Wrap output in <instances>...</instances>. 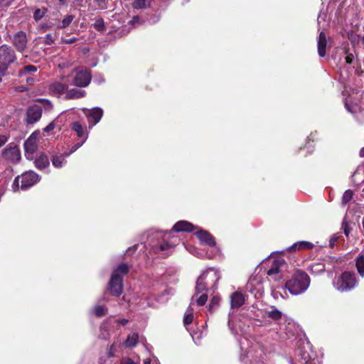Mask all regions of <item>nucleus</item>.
Wrapping results in <instances>:
<instances>
[{
    "mask_svg": "<svg viewBox=\"0 0 364 364\" xmlns=\"http://www.w3.org/2000/svg\"><path fill=\"white\" fill-rule=\"evenodd\" d=\"M77 40V38H75V37L69 38V39L62 38L61 42H62V43H64V44H70V43L76 42Z\"/></svg>",
    "mask_w": 364,
    "mask_h": 364,
    "instance_id": "obj_47",
    "label": "nucleus"
},
{
    "mask_svg": "<svg viewBox=\"0 0 364 364\" xmlns=\"http://www.w3.org/2000/svg\"><path fill=\"white\" fill-rule=\"evenodd\" d=\"M32 80H32L31 78H29V77H28V78L26 79V81H27L28 82H31Z\"/></svg>",
    "mask_w": 364,
    "mask_h": 364,
    "instance_id": "obj_63",
    "label": "nucleus"
},
{
    "mask_svg": "<svg viewBox=\"0 0 364 364\" xmlns=\"http://www.w3.org/2000/svg\"><path fill=\"white\" fill-rule=\"evenodd\" d=\"M200 277L210 288H215L217 282L220 278L218 271L213 268H210L203 272L200 274Z\"/></svg>",
    "mask_w": 364,
    "mask_h": 364,
    "instance_id": "obj_7",
    "label": "nucleus"
},
{
    "mask_svg": "<svg viewBox=\"0 0 364 364\" xmlns=\"http://www.w3.org/2000/svg\"><path fill=\"white\" fill-rule=\"evenodd\" d=\"M348 39L350 40L353 46L358 44L360 38V35H358L353 32H350L348 33Z\"/></svg>",
    "mask_w": 364,
    "mask_h": 364,
    "instance_id": "obj_36",
    "label": "nucleus"
},
{
    "mask_svg": "<svg viewBox=\"0 0 364 364\" xmlns=\"http://www.w3.org/2000/svg\"><path fill=\"white\" fill-rule=\"evenodd\" d=\"M173 247V245H169V244H168V243H167V242H164V243H163V244L160 245V246H159V250H160L161 251H164V250H166L172 249Z\"/></svg>",
    "mask_w": 364,
    "mask_h": 364,
    "instance_id": "obj_46",
    "label": "nucleus"
},
{
    "mask_svg": "<svg viewBox=\"0 0 364 364\" xmlns=\"http://www.w3.org/2000/svg\"><path fill=\"white\" fill-rule=\"evenodd\" d=\"M139 19V18L138 16H134V17H133L132 22L135 23V22L138 21Z\"/></svg>",
    "mask_w": 364,
    "mask_h": 364,
    "instance_id": "obj_58",
    "label": "nucleus"
},
{
    "mask_svg": "<svg viewBox=\"0 0 364 364\" xmlns=\"http://www.w3.org/2000/svg\"><path fill=\"white\" fill-rule=\"evenodd\" d=\"M47 9L43 8V9H38L35 11L33 14V18L36 21H40L47 13Z\"/></svg>",
    "mask_w": 364,
    "mask_h": 364,
    "instance_id": "obj_32",
    "label": "nucleus"
},
{
    "mask_svg": "<svg viewBox=\"0 0 364 364\" xmlns=\"http://www.w3.org/2000/svg\"><path fill=\"white\" fill-rule=\"evenodd\" d=\"M153 0H134L133 7L136 9H146L150 6Z\"/></svg>",
    "mask_w": 364,
    "mask_h": 364,
    "instance_id": "obj_26",
    "label": "nucleus"
},
{
    "mask_svg": "<svg viewBox=\"0 0 364 364\" xmlns=\"http://www.w3.org/2000/svg\"><path fill=\"white\" fill-rule=\"evenodd\" d=\"M107 312V308L104 306H96L93 309V313L97 317H102Z\"/></svg>",
    "mask_w": 364,
    "mask_h": 364,
    "instance_id": "obj_35",
    "label": "nucleus"
},
{
    "mask_svg": "<svg viewBox=\"0 0 364 364\" xmlns=\"http://www.w3.org/2000/svg\"><path fill=\"white\" fill-rule=\"evenodd\" d=\"M265 315L268 318H270L271 319L277 321L281 319L282 316V313L276 307L273 306L272 307L271 310L265 311Z\"/></svg>",
    "mask_w": 364,
    "mask_h": 364,
    "instance_id": "obj_21",
    "label": "nucleus"
},
{
    "mask_svg": "<svg viewBox=\"0 0 364 364\" xmlns=\"http://www.w3.org/2000/svg\"><path fill=\"white\" fill-rule=\"evenodd\" d=\"M121 364H138V363L134 362L129 358H124L122 359Z\"/></svg>",
    "mask_w": 364,
    "mask_h": 364,
    "instance_id": "obj_49",
    "label": "nucleus"
},
{
    "mask_svg": "<svg viewBox=\"0 0 364 364\" xmlns=\"http://www.w3.org/2000/svg\"><path fill=\"white\" fill-rule=\"evenodd\" d=\"M55 128V124L54 122H50L48 124L45 128L44 132H48L50 131H52Z\"/></svg>",
    "mask_w": 364,
    "mask_h": 364,
    "instance_id": "obj_51",
    "label": "nucleus"
},
{
    "mask_svg": "<svg viewBox=\"0 0 364 364\" xmlns=\"http://www.w3.org/2000/svg\"><path fill=\"white\" fill-rule=\"evenodd\" d=\"M346 107L347 109L348 110V112H352V111L349 109V107H348V105H347V104H346Z\"/></svg>",
    "mask_w": 364,
    "mask_h": 364,
    "instance_id": "obj_64",
    "label": "nucleus"
},
{
    "mask_svg": "<svg viewBox=\"0 0 364 364\" xmlns=\"http://www.w3.org/2000/svg\"><path fill=\"white\" fill-rule=\"evenodd\" d=\"M86 140H87V136H85V139H83V140L81 142L74 144L71 148V151L69 153H65L66 156H68L72 153L75 152L77 149H79L85 143V141Z\"/></svg>",
    "mask_w": 364,
    "mask_h": 364,
    "instance_id": "obj_40",
    "label": "nucleus"
},
{
    "mask_svg": "<svg viewBox=\"0 0 364 364\" xmlns=\"http://www.w3.org/2000/svg\"><path fill=\"white\" fill-rule=\"evenodd\" d=\"M12 42L18 52H23L27 47V36L26 33L22 31L16 33L13 36Z\"/></svg>",
    "mask_w": 364,
    "mask_h": 364,
    "instance_id": "obj_8",
    "label": "nucleus"
},
{
    "mask_svg": "<svg viewBox=\"0 0 364 364\" xmlns=\"http://www.w3.org/2000/svg\"><path fill=\"white\" fill-rule=\"evenodd\" d=\"M117 322L119 323V324H121L122 326H124L126 325L127 323H128V320L127 319H125V318H122V319H119L117 321Z\"/></svg>",
    "mask_w": 364,
    "mask_h": 364,
    "instance_id": "obj_54",
    "label": "nucleus"
},
{
    "mask_svg": "<svg viewBox=\"0 0 364 364\" xmlns=\"http://www.w3.org/2000/svg\"><path fill=\"white\" fill-rule=\"evenodd\" d=\"M72 129L77 133L79 137H87V134L85 132L84 128L79 122H73L72 124Z\"/></svg>",
    "mask_w": 364,
    "mask_h": 364,
    "instance_id": "obj_24",
    "label": "nucleus"
},
{
    "mask_svg": "<svg viewBox=\"0 0 364 364\" xmlns=\"http://www.w3.org/2000/svg\"><path fill=\"white\" fill-rule=\"evenodd\" d=\"M196 235L202 244L209 246H215V241L213 237L207 231L200 230L196 232Z\"/></svg>",
    "mask_w": 364,
    "mask_h": 364,
    "instance_id": "obj_13",
    "label": "nucleus"
},
{
    "mask_svg": "<svg viewBox=\"0 0 364 364\" xmlns=\"http://www.w3.org/2000/svg\"><path fill=\"white\" fill-rule=\"evenodd\" d=\"M321 18V16L319 15L318 17V23H320V22H321V21H320Z\"/></svg>",
    "mask_w": 364,
    "mask_h": 364,
    "instance_id": "obj_62",
    "label": "nucleus"
},
{
    "mask_svg": "<svg viewBox=\"0 0 364 364\" xmlns=\"http://www.w3.org/2000/svg\"><path fill=\"white\" fill-rule=\"evenodd\" d=\"M103 114V111L100 107H95L90 110V114H87L88 117L93 119V124L95 125L100 122Z\"/></svg>",
    "mask_w": 364,
    "mask_h": 364,
    "instance_id": "obj_20",
    "label": "nucleus"
},
{
    "mask_svg": "<svg viewBox=\"0 0 364 364\" xmlns=\"http://www.w3.org/2000/svg\"><path fill=\"white\" fill-rule=\"evenodd\" d=\"M8 68L0 65V82L2 81L3 77L6 75Z\"/></svg>",
    "mask_w": 364,
    "mask_h": 364,
    "instance_id": "obj_48",
    "label": "nucleus"
},
{
    "mask_svg": "<svg viewBox=\"0 0 364 364\" xmlns=\"http://www.w3.org/2000/svg\"><path fill=\"white\" fill-rule=\"evenodd\" d=\"M220 298L218 296H214L210 300V302L208 306V311L210 312H212L215 309H216L220 304Z\"/></svg>",
    "mask_w": 364,
    "mask_h": 364,
    "instance_id": "obj_30",
    "label": "nucleus"
},
{
    "mask_svg": "<svg viewBox=\"0 0 364 364\" xmlns=\"http://www.w3.org/2000/svg\"><path fill=\"white\" fill-rule=\"evenodd\" d=\"M208 285L205 283V282L202 279L200 276L197 280L196 286V293L199 294L206 290L208 288Z\"/></svg>",
    "mask_w": 364,
    "mask_h": 364,
    "instance_id": "obj_27",
    "label": "nucleus"
},
{
    "mask_svg": "<svg viewBox=\"0 0 364 364\" xmlns=\"http://www.w3.org/2000/svg\"><path fill=\"white\" fill-rule=\"evenodd\" d=\"M342 228L343 230V232L346 237L349 236L351 228L349 227V225L346 219L343 220L342 223Z\"/></svg>",
    "mask_w": 364,
    "mask_h": 364,
    "instance_id": "obj_41",
    "label": "nucleus"
},
{
    "mask_svg": "<svg viewBox=\"0 0 364 364\" xmlns=\"http://www.w3.org/2000/svg\"><path fill=\"white\" fill-rule=\"evenodd\" d=\"M207 300L208 296L206 294L203 293L196 299V304L198 306H203L206 303Z\"/></svg>",
    "mask_w": 364,
    "mask_h": 364,
    "instance_id": "obj_39",
    "label": "nucleus"
},
{
    "mask_svg": "<svg viewBox=\"0 0 364 364\" xmlns=\"http://www.w3.org/2000/svg\"><path fill=\"white\" fill-rule=\"evenodd\" d=\"M38 134L36 133L31 134V135L26 139L24 143V149L26 155L33 154L37 149V140Z\"/></svg>",
    "mask_w": 364,
    "mask_h": 364,
    "instance_id": "obj_12",
    "label": "nucleus"
},
{
    "mask_svg": "<svg viewBox=\"0 0 364 364\" xmlns=\"http://www.w3.org/2000/svg\"><path fill=\"white\" fill-rule=\"evenodd\" d=\"M253 282H254V279L253 278H251L248 282V285L249 286H252L253 285Z\"/></svg>",
    "mask_w": 364,
    "mask_h": 364,
    "instance_id": "obj_59",
    "label": "nucleus"
},
{
    "mask_svg": "<svg viewBox=\"0 0 364 364\" xmlns=\"http://www.w3.org/2000/svg\"><path fill=\"white\" fill-rule=\"evenodd\" d=\"M55 41V38L51 34H47L44 38L45 44L48 46L52 45Z\"/></svg>",
    "mask_w": 364,
    "mask_h": 364,
    "instance_id": "obj_42",
    "label": "nucleus"
},
{
    "mask_svg": "<svg viewBox=\"0 0 364 364\" xmlns=\"http://www.w3.org/2000/svg\"><path fill=\"white\" fill-rule=\"evenodd\" d=\"M193 225L187 221L181 220L176 223L173 227L175 232H191L193 230Z\"/></svg>",
    "mask_w": 364,
    "mask_h": 364,
    "instance_id": "obj_17",
    "label": "nucleus"
},
{
    "mask_svg": "<svg viewBox=\"0 0 364 364\" xmlns=\"http://www.w3.org/2000/svg\"><path fill=\"white\" fill-rule=\"evenodd\" d=\"M339 237L335 234L333 235L329 240V246L331 248H333L334 247V245L336 244V242L338 241Z\"/></svg>",
    "mask_w": 364,
    "mask_h": 364,
    "instance_id": "obj_45",
    "label": "nucleus"
},
{
    "mask_svg": "<svg viewBox=\"0 0 364 364\" xmlns=\"http://www.w3.org/2000/svg\"><path fill=\"white\" fill-rule=\"evenodd\" d=\"M193 309L191 306H189L188 309H187V311L184 315V318H183V323L185 326H188L193 322Z\"/></svg>",
    "mask_w": 364,
    "mask_h": 364,
    "instance_id": "obj_29",
    "label": "nucleus"
},
{
    "mask_svg": "<svg viewBox=\"0 0 364 364\" xmlns=\"http://www.w3.org/2000/svg\"><path fill=\"white\" fill-rule=\"evenodd\" d=\"M143 364H151V360L146 359V360H144Z\"/></svg>",
    "mask_w": 364,
    "mask_h": 364,
    "instance_id": "obj_60",
    "label": "nucleus"
},
{
    "mask_svg": "<svg viewBox=\"0 0 364 364\" xmlns=\"http://www.w3.org/2000/svg\"><path fill=\"white\" fill-rule=\"evenodd\" d=\"M245 301V295L239 291L232 293L230 296V304L232 308L240 307Z\"/></svg>",
    "mask_w": 364,
    "mask_h": 364,
    "instance_id": "obj_15",
    "label": "nucleus"
},
{
    "mask_svg": "<svg viewBox=\"0 0 364 364\" xmlns=\"http://www.w3.org/2000/svg\"><path fill=\"white\" fill-rule=\"evenodd\" d=\"M359 155H360V157H364V147H363V148L360 150Z\"/></svg>",
    "mask_w": 364,
    "mask_h": 364,
    "instance_id": "obj_57",
    "label": "nucleus"
},
{
    "mask_svg": "<svg viewBox=\"0 0 364 364\" xmlns=\"http://www.w3.org/2000/svg\"><path fill=\"white\" fill-rule=\"evenodd\" d=\"M139 340V336L137 333H132L129 335L125 341V346L129 348H132L135 346Z\"/></svg>",
    "mask_w": 364,
    "mask_h": 364,
    "instance_id": "obj_25",
    "label": "nucleus"
},
{
    "mask_svg": "<svg viewBox=\"0 0 364 364\" xmlns=\"http://www.w3.org/2000/svg\"><path fill=\"white\" fill-rule=\"evenodd\" d=\"M8 141V137L6 135H0V147L4 146Z\"/></svg>",
    "mask_w": 364,
    "mask_h": 364,
    "instance_id": "obj_52",
    "label": "nucleus"
},
{
    "mask_svg": "<svg viewBox=\"0 0 364 364\" xmlns=\"http://www.w3.org/2000/svg\"><path fill=\"white\" fill-rule=\"evenodd\" d=\"M285 266V261L284 259H277L274 260L272 267L267 270V275L272 277L274 280H279L281 279L279 274L283 267Z\"/></svg>",
    "mask_w": 364,
    "mask_h": 364,
    "instance_id": "obj_9",
    "label": "nucleus"
},
{
    "mask_svg": "<svg viewBox=\"0 0 364 364\" xmlns=\"http://www.w3.org/2000/svg\"><path fill=\"white\" fill-rule=\"evenodd\" d=\"M34 163L38 168L43 169L49 165V160L46 155L41 154L35 160Z\"/></svg>",
    "mask_w": 364,
    "mask_h": 364,
    "instance_id": "obj_22",
    "label": "nucleus"
},
{
    "mask_svg": "<svg viewBox=\"0 0 364 364\" xmlns=\"http://www.w3.org/2000/svg\"><path fill=\"white\" fill-rule=\"evenodd\" d=\"M66 154L54 156L52 159V164L54 167L60 168L66 163Z\"/></svg>",
    "mask_w": 364,
    "mask_h": 364,
    "instance_id": "obj_23",
    "label": "nucleus"
},
{
    "mask_svg": "<svg viewBox=\"0 0 364 364\" xmlns=\"http://www.w3.org/2000/svg\"><path fill=\"white\" fill-rule=\"evenodd\" d=\"M85 95V91L77 88H73L67 90L65 97L67 99H77Z\"/></svg>",
    "mask_w": 364,
    "mask_h": 364,
    "instance_id": "obj_19",
    "label": "nucleus"
},
{
    "mask_svg": "<svg viewBox=\"0 0 364 364\" xmlns=\"http://www.w3.org/2000/svg\"><path fill=\"white\" fill-rule=\"evenodd\" d=\"M75 74L73 85L77 87H87L91 81V74L87 70L75 69L73 71L72 75Z\"/></svg>",
    "mask_w": 364,
    "mask_h": 364,
    "instance_id": "obj_5",
    "label": "nucleus"
},
{
    "mask_svg": "<svg viewBox=\"0 0 364 364\" xmlns=\"http://www.w3.org/2000/svg\"><path fill=\"white\" fill-rule=\"evenodd\" d=\"M36 70H37V68L36 66L31 65H26V66H24L21 70H19L18 75L20 77H22L24 75H26L27 73L36 72Z\"/></svg>",
    "mask_w": 364,
    "mask_h": 364,
    "instance_id": "obj_34",
    "label": "nucleus"
},
{
    "mask_svg": "<svg viewBox=\"0 0 364 364\" xmlns=\"http://www.w3.org/2000/svg\"><path fill=\"white\" fill-rule=\"evenodd\" d=\"M13 1L14 0H0V6H9Z\"/></svg>",
    "mask_w": 364,
    "mask_h": 364,
    "instance_id": "obj_50",
    "label": "nucleus"
},
{
    "mask_svg": "<svg viewBox=\"0 0 364 364\" xmlns=\"http://www.w3.org/2000/svg\"><path fill=\"white\" fill-rule=\"evenodd\" d=\"M357 270L361 277L364 276V256L359 255L355 260Z\"/></svg>",
    "mask_w": 364,
    "mask_h": 364,
    "instance_id": "obj_28",
    "label": "nucleus"
},
{
    "mask_svg": "<svg viewBox=\"0 0 364 364\" xmlns=\"http://www.w3.org/2000/svg\"><path fill=\"white\" fill-rule=\"evenodd\" d=\"M58 66L60 68H67L70 66V64L68 63L63 62L61 63H59Z\"/></svg>",
    "mask_w": 364,
    "mask_h": 364,
    "instance_id": "obj_55",
    "label": "nucleus"
},
{
    "mask_svg": "<svg viewBox=\"0 0 364 364\" xmlns=\"http://www.w3.org/2000/svg\"><path fill=\"white\" fill-rule=\"evenodd\" d=\"M318 53L320 57H324L326 55V48L327 46L326 36L324 32L321 31L319 33L318 38Z\"/></svg>",
    "mask_w": 364,
    "mask_h": 364,
    "instance_id": "obj_16",
    "label": "nucleus"
},
{
    "mask_svg": "<svg viewBox=\"0 0 364 364\" xmlns=\"http://www.w3.org/2000/svg\"><path fill=\"white\" fill-rule=\"evenodd\" d=\"M16 60V53L11 47L6 44L0 46V65L9 68Z\"/></svg>",
    "mask_w": 364,
    "mask_h": 364,
    "instance_id": "obj_4",
    "label": "nucleus"
},
{
    "mask_svg": "<svg viewBox=\"0 0 364 364\" xmlns=\"http://www.w3.org/2000/svg\"><path fill=\"white\" fill-rule=\"evenodd\" d=\"M1 155L5 160L11 163H17L21 159L19 149L13 143L7 145V146L2 151Z\"/></svg>",
    "mask_w": 364,
    "mask_h": 364,
    "instance_id": "obj_6",
    "label": "nucleus"
},
{
    "mask_svg": "<svg viewBox=\"0 0 364 364\" xmlns=\"http://www.w3.org/2000/svg\"><path fill=\"white\" fill-rule=\"evenodd\" d=\"M310 284V277L304 272L298 271L286 283V288L293 295H299L306 291Z\"/></svg>",
    "mask_w": 364,
    "mask_h": 364,
    "instance_id": "obj_1",
    "label": "nucleus"
},
{
    "mask_svg": "<svg viewBox=\"0 0 364 364\" xmlns=\"http://www.w3.org/2000/svg\"><path fill=\"white\" fill-rule=\"evenodd\" d=\"M354 58H355L354 55L352 53H349V52L346 53V55L345 57L346 63L352 64L354 60Z\"/></svg>",
    "mask_w": 364,
    "mask_h": 364,
    "instance_id": "obj_44",
    "label": "nucleus"
},
{
    "mask_svg": "<svg viewBox=\"0 0 364 364\" xmlns=\"http://www.w3.org/2000/svg\"><path fill=\"white\" fill-rule=\"evenodd\" d=\"M39 181V176L33 171H26L23 173L21 176H17L13 183V189L16 191L18 187L19 182H21V188L26 190L28 188L33 186Z\"/></svg>",
    "mask_w": 364,
    "mask_h": 364,
    "instance_id": "obj_3",
    "label": "nucleus"
},
{
    "mask_svg": "<svg viewBox=\"0 0 364 364\" xmlns=\"http://www.w3.org/2000/svg\"><path fill=\"white\" fill-rule=\"evenodd\" d=\"M97 4V9L104 10L107 9V5L105 0H95Z\"/></svg>",
    "mask_w": 364,
    "mask_h": 364,
    "instance_id": "obj_43",
    "label": "nucleus"
},
{
    "mask_svg": "<svg viewBox=\"0 0 364 364\" xmlns=\"http://www.w3.org/2000/svg\"><path fill=\"white\" fill-rule=\"evenodd\" d=\"M93 26L98 31H104L105 30V26L103 18H97L93 24Z\"/></svg>",
    "mask_w": 364,
    "mask_h": 364,
    "instance_id": "obj_33",
    "label": "nucleus"
},
{
    "mask_svg": "<svg viewBox=\"0 0 364 364\" xmlns=\"http://www.w3.org/2000/svg\"><path fill=\"white\" fill-rule=\"evenodd\" d=\"M357 282L353 273L345 272L334 279L333 286L339 291H346L353 289Z\"/></svg>",
    "mask_w": 364,
    "mask_h": 364,
    "instance_id": "obj_2",
    "label": "nucleus"
},
{
    "mask_svg": "<svg viewBox=\"0 0 364 364\" xmlns=\"http://www.w3.org/2000/svg\"><path fill=\"white\" fill-rule=\"evenodd\" d=\"M67 90L68 85L62 82H54L49 86L50 92L56 96L63 95Z\"/></svg>",
    "mask_w": 364,
    "mask_h": 364,
    "instance_id": "obj_14",
    "label": "nucleus"
},
{
    "mask_svg": "<svg viewBox=\"0 0 364 364\" xmlns=\"http://www.w3.org/2000/svg\"><path fill=\"white\" fill-rule=\"evenodd\" d=\"M42 102H45L48 105V108H51L52 107V105H51L50 102L48 100H42Z\"/></svg>",
    "mask_w": 364,
    "mask_h": 364,
    "instance_id": "obj_56",
    "label": "nucleus"
},
{
    "mask_svg": "<svg viewBox=\"0 0 364 364\" xmlns=\"http://www.w3.org/2000/svg\"><path fill=\"white\" fill-rule=\"evenodd\" d=\"M41 115V108L37 105H33L27 109L26 122L28 124H33L40 119Z\"/></svg>",
    "mask_w": 364,
    "mask_h": 364,
    "instance_id": "obj_11",
    "label": "nucleus"
},
{
    "mask_svg": "<svg viewBox=\"0 0 364 364\" xmlns=\"http://www.w3.org/2000/svg\"><path fill=\"white\" fill-rule=\"evenodd\" d=\"M111 293L114 296H119L122 292V278L117 273H112L109 282Z\"/></svg>",
    "mask_w": 364,
    "mask_h": 364,
    "instance_id": "obj_10",
    "label": "nucleus"
},
{
    "mask_svg": "<svg viewBox=\"0 0 364 364\" xmlns=\"http://www.w3.org/2000/svg\"><path fill=\"white\" fill-rule=\"evenodd\" d=\"M128 272V266L126 264H121L118 266L117 269H115L113 273H117L118 275H122L127 274Z\"/></svg>",
    "mask_w": 364,
    "mask_h": 364,
    "instance_id": "obj_37",
    "label": "nucleus"
},
{
    "mask_svg": "<svg viewBox=\"0 0 364 364\" xmlns=\"http://www.w3.org/2000/svg\"><path fill=\"white\" fill-rule=\"evenodd\" d=\"M114 346L112 345L110 346L109 350H108V356L109 357H113L114 356Z\"/></svg>",
    "mask_w": 364,
    "mask_h": 364,
    "instance_id": "obj_53",
    "label": "nucleus"
},
{
    "mask_svg": "<svg viewBox=\"0 0 364 364\" xmlns=\"http://www.w3.org/2000/svg\"><path fill=\"white\" fill-rule=\"evenodd\" d=\"M314 247V245L307 241H300L295 242L293 245L289 247L290 250H311Z\"/></svg>",
    "mask_w": 364,
    "mask_h": 364,
    "instance_id": "obj_18",
    "label": "nucleus"
},
{
    "mask_svg": "<svg viewBox=\"0 0 364 364\" xmlns=\"http://www.w3.org/2000/svg\"><path fill=\"white\" fill-rule=\"evenodd\" d=\"M24 90H25V87H21L18 89V91H20V92H22V91H24Z\"/></svg>",
    "mask_w": 364,
    "mask_h": 364,
    "instance_id": "obj_61",
    "label": "nucleus"
},
{
    "mask_svg": "<svg viewBox=\"0 0 364 364\" xmlns=\"http://www.w3.org/2000/svg\"><path fill=\"white\" fill-rule=\"evenodd\" d=\"M353 191L350 190H347L344 192L342 197V203L346 204L353 198Z\"/></svg>",
    "mask_w": 364,
    "mask_h": 364,
    "instance_id": "obj_38",
    "label": "nucleus"
},
{
    "mask_svg": "<svg viewBox=\"0 0 364 364\" xmlns=\"http://www.w3.org/2000/svg\"><path fill=\"white\" fill-rule=\"evenodd\" d=\"M75 16L73 15L66 16L61 21L60 24L58 26V28H67L73 21Z\"/></svg>",
    "mask_w": 364,
    "mask_h": 364,
    "instance_id": "obj_31",
    "label": "nucleus"
}]
</instances>
